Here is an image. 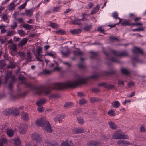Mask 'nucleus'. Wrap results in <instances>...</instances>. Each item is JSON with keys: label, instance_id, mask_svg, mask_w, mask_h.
I'll return each mask as SVG.
<instances>
[{"label": "nucleus", "instance_id": "nucleus-30", "mask_svg": "<svg viewBox=\"0 0 146 146\" xmlns=\"http://www.w3.org/2000/svg\"><path fill=\"white\" fill-rule=\"evenodd\" d=\"M50 25L52 28L56 29L58 27V25L54 23L50 22L49 24Z\"/></svg>", "mask_w": 146, "mask_h": 146}, {"label": "nucleus", "instance_id": "nucleus-28", "mask_svg": "<svg viewBox=\"0 0 146 146\" xmlns=\"http://www.w3.org/2000/svg\"><path fill=\"white\" fill-rule=\"evenodd\" d=\"M27 126H25V127H22L20 129V132L22 134H24L27 130Z\"/></svg>", "mask_w": 146, "mask_h": 146}, {"label": "nucleus", "instance_id": "nucleus-22", "mask_svg": "<svg viewBox=\"0 0 146 146\" xmlns=\"http://www.w3.org/2000/svg\"><path fill=\"white\" fill-rule=\"evenodd\" d=\"M70 32L73 34H77L81 32V30L80 29L71 30L70 31Z\"/></svg>", "mask_w": 146, "mask_h": 146}, {"label": "nucleus", "instance_id": "nucleus-23", "mask_svg": "<svg viewBox=\"0 0 146 146\" xmlns=\"http://www.w3.org/2000/svg\"><path fill=\"white\" fill-rule=\"evenodd\" d=\"M73 105V103L72 102H67L64 105V107L65 108H68L71 107Z\"/></svg>", "mask_w": 146, "mask_h": 146}, {"label": "nucleus", "instance_id": "nucleus-9", "mask_svg": "<svg viewBox=\"0 0 146 146\" xmlns=\"http://www.w3.org/2000/svg\"><path fill=\"white\" fill-rule=\"evenodd\" d=\"M31 137L33 139L35 140L37 142H40L41 141V137L37 133H35L33 134Z\"/></svg>", "mask_w": 146, "mask_h": 146}, {"label": "nucleus", "instance_id": "nucleus-41", "mask_svg": "<svg viewBox=\"0 0 146 146\" xmlns=\"http://www.w3.org/2000/svg\"><path fill=\"white\" fill-rule=\"evenodd\" d=\"M144 30V29L142 27H141L140 28H137L134 29L132 30V31H137L139 32L141 31H142Z\"/></svg>", "mask_w": 146, "mask_h": 146}, {"label": "nucleus", "instance_id": "nucleus-38", "mask_svg": "<svg viewBox=\"0 0 146 146\" xmlns=\"http://www.w3.org/2000/svg\"><path fill=\"white\" fill-rule=\"evenodd\" d=\"M27 60L28 62L31 61V60L32 57L30 53L29 52H28L27 53Z\"/></svg>", "mask_w": 146, "mask_h": 146}, {"label": "nucleus", "instance_id": "nucleus-27", "mask_svg": "<svg viewBox=\"0 0 146 146\" xmlns=\"http://www.w3.org/2000/svg\"><path fill=\"white\" fill-rule=\"evenodd\" d=\"M109 125L110 128L113 129H115L117 127L114 123L112 122H110Z\"/></svg>", "mask_w": 146, "mask_h": 146}, {"label": "nucleus", "instance_id": "nucleus-1", "mask_svg": "<svg viewBox=\"0 0 146 146\" xmlns=\"http://www.w3.org/2000/svg\"><path fill=\"white\" fill-rule=\"evenodd\" d=\"M84 82V78L80 76L76 75L74 79L65 82L56 83L46 87H37L34 88V89L37 94H44L47 95L50 93L52 90H58L67 88H74Z\"/></svg>", "mask_w": 146, "mask_h": 146}, {"label": "nucleus", "instance_id": "nucleus-18", "mask_svg": "<svg viewBox=\"0 0 146 146\" xmlns=\"http://www.w3.org/2000/svg\"><path fill=\"white\" fill-rule=\"evenodd\" d=\"M46 100L45 99H39L36 102V104L38 106H41L42 104L45 103Z\"/></svg>", "mask_w": 146, "mask_h": 146}, {"label": "nucleus", "instance_id": "nucleus-42", "mask_svg": "<svg viewBox=\"0 0 146 146\" xmlns=\"http://www.w3.org/2000/svg\"><path fill=\"white\" fill-rule=\"evenodd\" d=\"M121 25L122 26H129L130 25V23L128 21H125L121 23Z\"/></svg>", "mask_w": 146, "mask_h": 146}, {"label": "nucleus", "instance_id": "nucleus-61", "mask_svg": "<svg viewBox=\"0 0 146 146\" xmlns=\"http://www.w3.org/2000/svg\"><path fill=\"white\" fill-rule=\"evenodd\" d=\"M135 92H133L130 94H128L127 96L128 97H131L135 95Z\"/></svg>", "mask_w": 146, "mask_h": 146}, {"label": "nucleus", "instance_id": "nucleus-37", "mask_svg": "<svg viewBox=\"0 0 146 146\" xmlns=\"http://www.w3.org/2000/svg\"><path fill=\"white\" fill-rule=\"evenodd\" d=\"M87 102V101L84 98L81 99L79 101V103L80 105H83Z\"/></svg>", "mask_w": 146, "mask_h": 146}, {"label": "nucleus", "instance_id": "nucleus-5", "mask_svg": "<svg viewBox=\"0 0 146 146\" xmlns=\"http://www.w3.org/2000/svg\"><path fill=\"white\" fill-rule=\"evenodd\" d=\"M42 48L40 46L38 47L37 50V53L34 52V54L37 60L40 62H42L43 60L41 59L44 55L41 54V53L42 52Z\"/></svg>", "mask_w": 146, "mask_h": 146}, {"label": "nucleus", "instance_id": "nucleus-33", "mask_svg": "<svg viewBox=\"0 0 146 146\" xmlns=\"http://www.w3.org/2000/svg\"><path fill=\"white\" fill-rule=\"evenodd\" d=\"M6 65L5 61L3 60H0V68H3Z\"/></svg>", "mask_w": 146, "mask_h": 146}, {"label": "nucleus", "instance_id": "nucleus-6", "mask_svg": "<svg viewBox=\"0 0 146 146\" xmlns=\"http://www.w3.org/2000/svg\"><path fill=\"white\" fill-rule=\"evenodd\" d=\"M10 52L12 55L14 56L15 55V52L17 51V46L16 44H11L8 46Z\"/></svg>", "mask_w": 146, "mask_h": 146}, {"label": "nucleus", "instance_id": "nucleus-46", "mask_svg": "<svg viewBox=\"0 0 146 146\" xmlns=\"http://www.w3.org/2000/svg\"><path fill=\"white\" fill-rule=\"evenodd\" d=\"M19 55L22 58H24L25 57V54L23 52H18Z\"/></svg>", "mask_w": 146, "mask_h": 146}, {"label": "nucleus", "instance_id": "nucleus-62", "mask_svg": "<svg viewBox=\"0 0 146 146\" xmlns=\"http://www.w3.org/2000/svg\"><path fill=\"white\" fill-rule=\"evenodd\" d=\"M6 40V38H0V42L2 44H4Z\"/></svg>", "mask_w": 146, "mask_h": 146}, {"label": "nucleus", "instance_id": "nucleus-43", "mask_svg": "<svg viewBox=\"0 0 146 146\" xmlns=\"http://www.w3.org/2000/svg\"><path fill=\"white\" fill-rule=\"evenodd\" d=\"M74 53L75 55H83V52L80 51H74Z\"/></svg>", "mask_w": 146, "mask_h": 146}, {"label": "nucleus", "instance_id": "nucleus-34", "mask_svg": "<svg viewBox=\"0 0 146 146\" xmlns=\"http://www.w3.org/2000/svg\"><path fill=\"white\" fill-rule=\"evenodd\" d=\"M8 142L7 140L5 138H1L0 141V143H1L3 145V143H7Z\"/></svg>", "mask_w": 146, "mask_h": 146}, {"label": "nucleus", "instance_id": "nucleus-60", "mask_svg": "<svg viewBox=\"0 0 146 146\" xmlns=\"http://www.w3.org/2000/svg\"><path fill=\"white\" fill-rule=\"evenodd\" d=\"M2 18L5 20H6L8 19V17L6 14L3 15L2 16Z\"/></svg>", "mask_w": 146, "mask_h": 146}, {"label": "nucleus", "instance_id": "nucleus-53", "mask_svg": "<svg viewBox=\"0 0 146 146\" xmlns=\"http://www.w3.org/2000/svg\"><path fill=\"white\" fill-rule=\"evenodd\" d=\"M56 33H58L59 34H63L65 33V32L62 30H60L58 31H56Z\"/></svg>", "mask_w": 146, "mask_h": 146}, {"label": "nucleus", "instance_id": "nucleus-29", "mask_svg": "<svg viewBox=\"0 0 146 146\" xmlns=\"http://www.w3.org/2000/svg\"><path fill=\"white\" fill-rule=\"evenodd\" d=\"M18 33L21 36H24L25 35V32L23 30H18Z\"/></svg>", "mask_w": 146, "mask_h": 146}, {"label": "nucleus", "instance_id": "nucleus-40", "mask_svg": "<svg viewBox=\"0 0 146 146\" xmlns=\"http://www.w3.org/2000/svg\"><path fill=\"white\" fill-rule=\"evenodd\" d=\"M23 27L28 29H30L32 27L31 25H30L27 24H23Z\"/></svg>", "mask_w": 146, "mask_h": 146}, {"label": "nucleus", "instance_id": "nucleus-59", "mask_svg": "<svg viewBox=\"0 0 146 146\" xmlns=\"http://www.w3.org/2000/svg\"><path fill=\"white\" fill-rule=\"evenodd\" d=\"M91 55H92V56H91L90 57L92 58H94V57L97 55V54L96 53L91 52Z\"/></svg>", "mask_w": 146, "mask_h": 146}, {"label": "nucleus", "instance_id": "nucleus-32", "mask_svg": "<svg viewBox=\"0 0 146 146\" xmlns=\"http://www.w3.org/2000/svg\"><path fill=\"white\" fill-rule=\"evenodd\" d=\"M12 76V73L10 71H8L7 73L6 76H5V82H6L7 79L8 78L11 77Z\"/></svg>", "mask_w": 146, "mask_h": 146}, {"label": "nucleus", "instance_id": "nucleus-13", "mask_svg": "<svg viewBox=\"0 0 146 146\" xmlns=\"http://www.w3.org/2000/svg\"><path fill=\"white\" fill-rule=\"evenodd\" d=\"M6 132L7 135L9 137H12L14 134V131L10 129H7L6 130Z\"/></svg>", "mask_w": 146, "mask_h": 146}, {"label": "nucleus", "instance_id": "nucleus-49", "mask_svg": "<svg viewBox=\"0 0 146 146\" xmlns=\"http://www.w3.org/2000/svg\"><path fill=\"white\" fill-rule=\"evenodd\" d=\"M61 6H58L54 8L53 11L54 12L59 11L60 10Z\"/></svg>", "mask_w": 146, "mask_h": 146}, {"label": "nucleus", "instance_id": "nucleus-15", "mask_svg": "<svg viewBox=\"0 0 146 146\" xmlns=\"http://www.w3.org/2000/svg\"><path fill=\"white\" fill-rule=\"evenodd\" d=\"M28 39L26 38H24L21 40L18 44L19 46H22L25 45L27 43Z\"/></svg>", "mask_w": 146, "mask_h": 146}, {"label": "nucleus", "instance_id": "nucleus-36", "mask_svg": "<svg viewBox=\"0 0 146 146\" xmlns=\"http://www.w3.org/2000/svg\"><path fill=\"white\" fill-rule=\"evenodd\" d=\"M14 144L16 146H18L21 143L19 138L15 139L14 141Z\"/></svg>", "mask_w": 146, "mask_h": 146}, {"label": "nucleus", "instance_id": "nucleus-51", "mask_svg": "<svg viewBox=\"0 0 146 146\" xmlns=\"http://www.w3.org/2000/svg\"><path fill=\"white\" fill-rule=\"evenodd\" d=\"M90 100L93 103L98 101L99 100L98 98L92 97L90 98Z\"/></svg>", "mask_w": 146, "mask_h": 146}, {"label": "nucleus", "instance_id": "nucleus-57", "mask_svg": "<svg viewBox=\"0 0 146 146\" xmlns=\"http://www.w3.org/2000/svg\"><path fill=\"white\" fill-rule=\"evenodd\" d=\"M91 26H92V25H90L88 26H87L85 27L84 28V30L86 31H89L90 30V28L91 27Z\"/></svg>", "mask_w": 146, "mask_h": 146}, {"label": "nucleus", "instance_id": "nucleus-8", "mask_svg": "<svg viewBox=\"0 0 146 146\" xmlns=\"http://www.w3.org/2000/svg\"><path fill=\"white\" fill-rule=\"evenodd\" d=\"M49 66L54 67V70L60 71L61 68V67H59L58 63L56 62H54V63H51L50 65H49Z\"/></svg>", "mask_w": 146, "mask_h": 146}, {"label": "nucleus", "instance_id": "nucleus-14", "mask_svg": "<svg viewBox=\"0 0 146 146\" xmlns=\"http://www.w3.org/2000/svg\"><path fill=\"white\" fill-rule=\"evenodd\" d=\"M133 52L135 53H143V50L139 48L138 47H134L133 49Z\"/></svg>", "mask_w": 146, "mask_h": 146}, {"label": "nucleus", "instance_id": "nucleus-4", "mask_svg": "<svg viewBox=\"0 0 146 146\" xmlns=\"http://www.w3.org/2000/svg\"><path fill=\"white\" fill-rule=\"evenodd\" d=\"M112 137L116 139H127L129 138V137L121 131H117L114 133L112 136Z\"/></svg>", "mask_w": 146, "mask_h": 146}, {"label": "nucleus", "instance_id": "nucleus-7", "mask_svg": "<svg viewBox=\"0 0 146 146\" xmlns=\"http://www.w3.org/2000/svg\"><path fill=\"white\" fill-rule=\"evenodd\" d=\"M118 13L116 12H115L113 13H112V16L115 19H118L119 20V22L115 24H114L113 25H108V26L110 27H111V28L113 27H114L116 25H117L119 24L121 21V19H120V18L118 17Z\"/></svg>", "mask_w": 146, "mask_h": 146}, {"label": "nucleus", "instance_id": "nucleus-26", "mask_svg": "<svg viewBox=\"0 0 146 146\" xmlns=\"http://www.w3.org/2000/svg\"><path fill=\"white\" fill-rule=\"evenodd\" d=\"M15 7L14 3L12 2L11 3L9 6L8 9L9 10H11L13 9Z\"/></svg>", "mask_w": 146, "mask_h": 146}, {"label": "nucleus", "instance_id": "nucleus-63", "mask_svg": "<svg viewBox=\"0 0 146 146\" xmlns=\"http://www.w3.org/2000/svg\"><path fill=\"white\" fill-rule=\"evenodd\" d=\"M62 63L65 65H66L68 67H70L71 66L70 64L68 62H62Z\"/></svg>", "mask_w": 146, "mask_h": 146}, {"label": "nucleus", "instance_id": "nucleus-47", "mask_svg": "<svg viewBox=\"0 0 146 146\" xmlns=\"http://www.w3.org/2000/svg\"><path fill=\"white\" fill-rule=\"evenodd\" d=\"M11 26L12 29H15L17 26V23L16 22H14L11 25Z\"/></svg>", "mask_w": 146, "mask_h": 146}, {"label": "nucleus", "instance_id": "nucleus-12", "mask_svg": "<svg viewBox=\"0 0 146 146\" xmlns=\"http://www.w3.org/2000/svg\"><path fill=\"white\" fill-rule=\"evenodd\" d=\"M84 131L83 129L82 128H76L73 130V132L75 134H79L82 133Z\"/></svg>", "mask_w": 146, "mask_h": 146}, {"label": "nucleus", "instance_id": "nucleus-44", "mask_svg": "<svg viewBox=\"0 0 146 146\" xmlns=\"http://www.w3.org/2000/svg\"><path fill=\"white\" fill-rule=\"evenodd\" d=\"M78 122V123L81 124H83L84 123V122L83 119L80 118H78L77 119Z\"/></svg>", "mask_w": 146, "mask_h": 146}, {"label": "nucleus", "instance_id": "nucleus-48", "mask_svg": "<svg viewBox=\"0 0 146 146\" xmlns=\"http://www.w3.org/2000/svg\"><path fill=\"white\" fill-rule=\"evenodd\" d=\"M38 110L39 112H42L44 110V108L41 106H38Z\"/></svg>", "mask_w": 146, "mask_h": 146}, {"label": "nucleus", "instance_id": "nucleus-35", "mask_svg": "<svg viewBox=\"0 0 146 146\" xmlns=\"http://www.w3.org/2000/svg\"><path fill=\"white\" fill-rule=\"evenodd\" d=\"M108 114L110 116H113L115 115V112L113 110H111L108 112Z\"/></svg>", "mask_w": 146, "mask_h": 146}, {"label": "nucleus", "instance_id": "nucleus-11", "mask_svg": "<svg viewBox=\"0 0 146 146\" xmlns=\"http://www.w3.org/2000/svg\"><path fill=\"white\" fill-rule=\"evenodd\" d=\"M33 11L34 9H31L29 10H25V15L28 17H31L33 15Z\"/></svg>", "mask_w": 146, "mask_h": 146}, {"label": "nucleus", "instance_id": "nucleus-17", "mask_svg": "<svg viewBox=\"0 0 146 146\" xmlns=\"http://www.w3.org/2000/svg\"><path fill=\"white\" fill-rule=\"evenodd\" d=\"M47 55L52 57L53 58H55L56 56L55 53L52 51L48 52L44 55V56Z\"/></svg>", "mask_w": 146, "mask_h": 146}, {"label": "nucleus", "instance_id": "nucleus-55", "mask_svg": "<svg viewBox=\"0 0 146 146\" xmlns=\"http://www.w3.org/2000/svg\"><path fill=\"white\" fill-rule=\"evenodd\" d=\"M100 76L99 74H96L93 75L91 76L90 78H92L94 79H96L98 76Z\"/></svg>", "mask_w": 146, "mask_h": 146}, {"label": "nucleus", "instance_id": "nucleus-31", "mask_svg": "<svg viewBox=\"0 0 146 146\" xmlns=\"http://www.w3.org/2000/svg\"><path fill=\"white\" fill-rule=\"evenodd\" d=\"M99 144L98 143H97L96 141H92L88 143V145L90 146H98L97 144Z\"/></svg>", "mask_w": 146, "mask_h": 146}, {"label": "nucleus", "instance_id": "nucleus-24", "mask_svg": "<svg viewBox=\"0 0 146 146\" xmlns=\"http://www.w3.org/2000/svg\"><path fill=\"white\" fill-rule=\"evenodd\" d=\"M121 71L123 74L127 75H129L130 73V72L125 68H122L121 69Z\"/></svg>", "mask_w": 146, "mask_h": 146}, {"label": "nucleus", "instance_id": "nucleus-56", "mask_svg": "<svg viewBox=\"0 0 146 146\" xmlns=\"http://www.w3.org/2000/svg\"><path fill=\"white\" fill-rule=\"evenodd\" d=\"M78 96L80 97H84L85 95L84 94L81 92H79L77 93Z\"/></svg>", "mask_w": 146, "mask_h": 146}, {"label": "nucleus", "instance_id": "nucleus-21", "mask_svg": "<svg viewBox=\"0 0 146 146\" xmlns=\"http://www.w3.org/2000/svg\"><path fill=\"white\" fill-rule=\"evenodd\" d=\"M111 104H112L113 107L116 108H118L120 106L119 102L117 101H114Z\"/></svg>", "mask_w": 146, "mask_h": 146}, {"label": "nucleus", "instance_id": "nucleus-50", "mask_svg": "<svg viewBox=\"0 0 146 146\" xmlns=\"http://www.w3.org/2000/svg\"><path fill=\"white\" fill-rule=\"evenodd\" d=\"M98 86L106 88L107 86V84L106 83H101L98 84Z\"/></svg>", "mask_w": 146, "mask_h": 146}, {"label": "nucleus", "instance_id": "nucleus-16", "mask_svg": "<svg viewBox=\"0 0 146 146\" xmlns=\"http://www.w3.org/2000/svg\"><path fill=\"white\" fill-rule=\"evenodd\" d=\"M99 5H98L94 8L91 13V14L92 15H94L98 11L99 9Z\"/></svg>", "mask_w": 146, "mask_h": 146}, {"label": "nucleus", "instance_id": "nucleus-19", "mask_svg": "<svg viewBox=\"0 0 146 146\" xmlns=\"http://www.w3.org/2000/svg\"><path fill=\"white\" fill-rule=\"evenodd\" d=\"M21 116L23 120L27 121L29 119L28 114L26 113L23 112L21 114Z\"/></svg>", "mask_w": 146, "mask_h": 146}, {"label": "nucleus", "instance_id": "nucleus-58", "mask_svg": "<svg viewBox=\"0 0 146 146\" xmlns=\"http://www.w3.org/2000/svg\"><path fill=\"white\" fill-rule=\"evenodd\" d=\"M61 146H70L67 141H64L61 144Z\"/></svg>", "mask_w": 146, "mask_h": 146}, {"label": "nucleus", "instance_id": "nucleus-20", "mask_svg": "<svg viewBox=\"0 0 146 146\" xmlns=\"http://www.w3.org/2000/svg\"><path fill=\"white\" fill-rule=\"evenodd\" d=\"M16 66V64L15 62H11L9 64L7 65V68L13 69Z\"/></svg>", "mask_w": 146, "mask_h": 146}, {"label": "nucleus", "instance_id": "nucleus-64", "mask_svg": "<svg viewBox=\"0 0 146 146\" xmlns=\"http://www.w3.org/2000/svg\"><path fill=\"white\" fill-rule=\"evenodd\" d=\"M48 145H50L51 146H57L58 145V143L57 142H55L53 143H51L50 144H48Z\"/></svg>", "mask_w": 146, "mask_h": 146}, {"label": "nucleus", "instance_id": "nucleus-52", "mask_svg": "<svg viewBox=\"0 0 146 146\" xmlns=\"http://www.w3.org/2000/svg\"><path fill=\"white\" fill-rule=\"evenodd\" d=\"M26 5H27L24 3L23 4L19 6L18 7V9L20 10L23 9L25 8Z\"/></svg>", "mask_w": 146, "mask_h": 146}, {"label": "nucleus", "instance_id": "nucleus-39", "mask_svg": "<svg viewBox=\"0 0 146 146\" xmlns=\"http://www.w3.org/2000/svg\"><path fill=\"white\" fill-rule=\"evenodd\" d=\"M118 143H119L122 144L126 145L129 144V143L126 140H121L118 141Z\"/></svg>", "mask_w": 146, "mask_h": 146}, {"label": "nucleus", "instance_id": "nucleus-45", "mask_svg": "<svg viewBox=\"0 0 146 146\" xmlns=\"http://www.w3.org/2000/svg\"><path fill=\"white\" fill-rule=\"evenodd\" d=\"M15 32L13 30L11 31H9L7 33V36H12L14 35L15 34Z\"/></svg>", "mask_w": 146, "mask_h": 146}, {"label": "nucleus", "instance_id": "nucleus-25", "mask_svg": "<svg viewBox=\"0 0 146 146\" xmlns=\"http://www.w3.org/2000/svg\"><path fill=\"white\" fill-rule=\"evenodd\" d=\"M61 53L63 57H65L68 56L70 54V51L68 50L66 52L61 51Z\"/></svg>", "mask_w": 146, "mask_h": 146}, {"label": "nucleus", "instance_id": "nucleus-2", "mask_svg": "<svg viewBox=\"0 0 146 146\" xmlns=\"http://www.w3.org/2000/svg\"><path fill=\"white\" fill-rule=\"evenodd\" d=\"M36 123L38 126H41L43 129L46 130L47 132H52V130L49 122L44 118L38 119L36 121Z\"/></svg>", "mask_w": 146, "mask_h": 146}, {"label": "nucleus", "instance_id": "nucleus-54", "mask_svg": "<svg viewBox=\"0 0 146 146\" xmlns=\"http://www.w3.org/2000/svg\"><path fill=\"white\" fill-rule=\"evenodd\" d=\"M51 72V71L49 70L48 69H45L43 70V73L46 74H49Z\"/></svg>", "mask_w": 146, "mask_h": 146}, {"label": "nucleus", "instance_id": "nucleus-3", "mask_svg": "<svg viewBox=\"0 0 146 146\" xmlns=\"http://www.w3.org/2000/svg\"><path fill=\"white\" fill-rule=\"evenodd\" d=\"M112 52L114 55V57L111 58L110 60L111 61L116 62H117L118 61L117 58V56H124L128 55L127 52L126 51L118 52L114 50H113Z\"/></svg>", "mask_w": 146, "mask_h": 146}, {"label": "nucleus", "instance_id": "nucleus-10", "mask_svg": "<svg viewBox=\"0 0 146 146\" xmlns=\"http://www.w3.org/2000/svg\"><path fill=\"white\" fill-rule=\"evenodd\" d=\"M86 20L84 18H83L81 19H76L75 20H74L72 21V23L75 24H77L79 25H81L82 21H84V20Z\"/></svg>", "mask_w": 146, "mask_h": 146}]
</instances>
